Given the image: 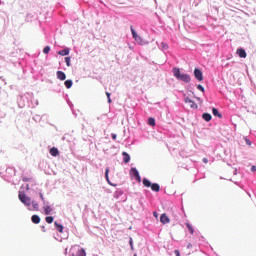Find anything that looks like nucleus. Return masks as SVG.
Here are the masks:
<instances>
[{"label": "nucleus", "instance_id": "f257e3e1", "mask_svg": "<svg viewBox=\"0 0 256 256\" xmlns=\"http://www.w3.org/2000/svg\"><path fill=\"white\" fill-rule=\"evenodd\" d=\"M172 73L178 81H183L184 83H191V76L189 74L181 73V69L173 68Z\"/></svg>", "mask_w": 256, "mask_h": 256}, {"label": "nucleus", "instance_id": "f03ea898", "mask_svg": "<svg viewBox=\"0 0 256 256\" xmlns=\"http://www.w3.org/2000/svg\"><path fill=\"white\" fill-rule=\"evenodd\" d=\"M19 200L21 201V203H23V205H25V207H31V197L27 196V194H25V192H19L18 195Z\"/></svg>", "mask_w": 256, "mask_h": 256}, {"label": "nucleus", "instance_id": "7ed1b4c3", "mask_svg": "<svg viewBox=\"0 0 256 256\" xmlns=\"http://www.w3.org/2000/svg\"><path fill=\"white\" fill-rule=\"evenodd\" d=\"M130 175H131V177H134V179H136V181H138V183H141V175L139 174V170H137V168L132 167L130 169Z\"/></svg>", "mask_w": 256, "mask_h": 256}, {"label": "nucleus", "instance_id": "20e7f679", "mask_svg": "<svg viewBox=\"0 0 256 256\" xmlns=\"http://www.w3.org/2000/svg\"><path fill=\"white\" fill-rule=\"evenodd\" d=\"M194 77L197 79V81H202L203 80V72L199 68L194 69Z\"/></svg>", "mask_w": 256, "mask_h": 256}, {"label": "nucleus", "instance_id": "39448f33", "mask_svg": "<svg viewBox=\"0 0 256 256\" xmlns=\"http://www.w3.org/2000/svg\"><path fill=\"white\" fill-rule=\"evenodd\" d=\"M236 54L238 55V57H240V59H245L247 57V51H245V49L241 47L237 49Z\"/></svg>", "mask_w": 256, "mask_h": 256}, {"label": "nucleus", "instance_id": "423d86ee", "mask_svg": "<svg viewBox=\"0 0 256 256\" xmlns=\"http://www.w3.org/2000/svg\"><path fill=\"white\" fill-rule=\"evenodd\" d=\"M56 77L57 79H59V81H65V79H67V74H65V72L58 70L56 72Z\"/></svg>", "mask_w": 256, "mask_h": 256}, {"label": "nucleus", "instance_id": "0eeeda50", "mask_svg": "<svg viewBox=\"0 0 256 256\" xmlns=\"http://www.w3.org/2000/svg\"><path fill=\"white\" fill-rule=\"evenodd\" d=\"M184 103H188L190 105L191 109H197L198 108L195 101L191 100V98H189V97L184 98Z\"/></svg>", "mask_w": 256, "mask_h": 256}, {"label": "nucleus", "instance_id": "6e6552de", "mask_svg": "<svg viewBox=\"0 0 256 256\" xmlns=\"http://www.w3.org/2000/svg\"><path fill=\"white\" fill-rule=\"evenodd\" d=\"M170 219L169 216H167V214H161L160 216V222L163 223V225H167V223H170Z\"/></svg>", "mask_w": 256, "mask_h": 256}, {"label": "nucleus", "instance_id": "1a4fd4ad", "mask_svg": "<svg viewBox=\"0 0 256 256\" xmlns=\"http://www.w3.org/2000/svg\"><path fill=\"white\" fill-rule=\"evenodd\" d=\"M31 221L35 225H39V223H41V217H39V215H32Z\"/></svg>", "mask_w": 256, "mask_h": 256}, {"label": "nucleus", "instance_id": "9d476101", "mask_svg": "<svg viewBox=\"0 0 256 256\" xmlns=\"http://www.w3.org/2000/svg\"><path fill=\"white\" fill-rule=\"evenodd\" d=\"M71 49L69 48H64L63 50H60L58 52V55H61L62 57H67V55H69Z\"/></svg>", "mask_w": 256, "mask_h": 256}, {"label": "nucleus", "instance_id": "9b49d317", "mask_svg": "<svg viewBox=\"0 0 256 256\" xmlns=\"http://www.w3.org/2000/svg\"><path fill=\"white\" fill-rule=\"evenodd\" d=\"M202 119L204 121H206L207 123H209V121H211V119H213V116H211L210 113L205 112L202 114Z\"/></svg>", "mask_w": 256, "mask_h": 256}, {"label": "nucleus", "instance_id": "f8f14e48", "mask_svg": "<svg viewBox=\"0 0 256 256\" xmlns=\"http://www.w3.org/2000/svg\"><path fill=\"white\" fill-rule=\"evenodd\" d=\"M122 157L124 163H129V161H131V155L127 152H122Z\"/></svg>", "mask_w": 256, "mask_h": 256}, {"label": "nucleus", "instance_id": "ddd939ff", "mask_svg": "<svg viewBox=\"0 0 256 256\" xmlns=\"http://www.w3.org/2000/svg\"><path fill=\"white\" fill-rule=\"evenodd\" d=\"M150 187L155 193H159V191H161V186L158 183H152Z\"/></svg>", "mask_w": 256, "mask_h": 256}, {"label": "nucleus", "instance_id": "4468645a", "mask_svg": "<svg viewBox=\"0 0 256 256\" xmlns=\"http://www.w3.org/2000/svg\"><path fill=\"white\" fill-rule=\"evenodd\" d=\"M105 179H106V181H108L109 185H111L112 187H116L117 186L116 184H113V182H111L109 180V168L105 169Z\"/></svg>", "mask_w": 256, "mask_h": 256}, {"label": "nucleus", "instance_id": "2eb2a0df", "mask_svg": "<svg viewBox=\"0 0 256 256\" xmlns=\"http://www.w3.org/2000/svg\"><path fill=\"white\" fill-rule=\"evenodd\" d=\"M50 155H52V157H57L59 156V149L52 147L49 151Z\"/></svg>", "mask_w": 256, "mask_h": 256}, {"label": "nucleus", "instance_id": "dca6fc26", "mask_svg": "<svg viewBox=\"0 0 256 256\" xmlns=\"http://www.w3.org/2000/svg\"><path fill=\"white\" fill-rule=\"evenodd\" d=\"M72 256H87V253L85 252V249L78 248L76 255L72 254Z\"/></svg>", "mask_w": 256, "mask_h": 256}, {"label": "nucleus", "instance_id": "f3484780", "mask_svg": "<svg viewBox=\"0 0 256 256\" xmlns=\"http://www.w3.org/2000/svg\"><path fill=\"white\" fill-rule=\"evenodd\" d=\"M159 49H161L162 51H167V49H169V45L165 42H161L160 44H158Z\"/></svg>", "mask_w": 256, "mask_h": 256}, {"label": "nucleus", "instance_id": "a211bd4d", "mask_svg": "<svg viewBox=\"0 0 256 256\" xmlns=\"http://www.w3.org/2000/svg\"><path fill=\"white\" fill-rule=\"evenodd\" d=\"M212 114L214 115V117H218L219 119L223 117V115L219 113V109L217 108H212Z\"/></svg>", "mask_w": 256, "mask_h": 256}, {"label": "nucleus", "instance_id": "6ab92c4d", "mask_svg": "<svg viewBox=\"0 0 256 256\" xmlns=\"http://www.w3.org/2000/svg\"><path fill=\"white\" fill-rule=\"evenodd\" d=\"M64 85L66 87V89H71V87H73V80L68 79L64 82Z\"/></svg>", "mask_w": 256, "mask_h": 256}, {"label": "nucleus", "instance_id": "aec40b11", "mask_svg": "<svg viewBox=\"0 0 256 256\" xmlns=\"http://www.w3.org/2000/svg\"><path fill=\"white\" fill-rule=\"evenodd\" d=\"M142 183L144 187H151V185H153V183H151L147 178H143Z\"/></svg>", "mask_w": 256, "mask_h": 256}, {"label": "nucleus", "instance_id": "412c9836", "mask_svg": "<svg viewBox=\"0 0 256 256\" xmlns=\"http://www.w3.org/2000/svg\"><path fill=\"white\" fill-rule=\"evenodd\" d=\"M45 215H49L51 211H53V208L51 206H43Z\"/></svg>", "mask_w": 256, "mask_h": 256}, {"label": "nucleus", "instance_id": "4be33fe9", "mask_svg": "<svg viewBox=\"0 0 256 256\" xmlns=\"http://www.w3.org/2000/svg\"><path fill=\"white\" fill-rule=\"evenodd\" d=\"M54 225H55L57 231H59V233H63L64 227L61 224H59L58 222H54Z\"/></svg>", "mask_w": 256, "mask_h": 256}, {"label": "nucleus", "instance_id": "5701e85b", "mask_svg": "<svg viewBox=\"0 0 256 256\" xmlns=\"http://www.w3.org/2000/svg\"><path fill=\"white\" fill-rule=\"evenodd\" d=\"M148 125H150V127H155L156 125L155 118L153 117L148 118Z\"/></svg>", "mask_w": 256, "mask_h": 256}, {"label": "nucleus", "instance_id": "b1692460", "mask_svg": "<svg viewBox=\"0 0 256 256\" xmlns=\"http://www.w3.org/2000/svg\"><path fill=\"white\" fill-rule=\"evenodd\" d=\"M121 195H123V190H116L114 192L115 199H119L121 197Z\"/></svg>", "mask_w": 256, "mask_h": 256}, {"label": "nucleus", "instance_id": "393cba45", "mask_svg": "<svg viewBox=\"0 0 256 256\" xmlns=\"http://www.w3.org/2000/svg\"><path fill=\"white\" fill-rule=\"evenodd\" d=\"M186 227L191 235H193V233H195V230L193 229V226L191 224L186 223Z\"/></svg>", "mask_w": 256, "mask_h": 256}, {"label": "nucleus", "instance_id": "a878e982", "mask_svg": "<svg viewBox=\"0 0 256 256\" xmlns=\"http://www.w3.org/2000/svg\"><path fill=\"white\" fill-rule=\"evenodd\" d=\"M6 173L13 177V175H15V168H7Z\"/></svg>", "mask_w": 256, "mask_h": 256}, {"label": "nucleus", "instance_id": "bb28decb", "mask_svg": "<svg viewBox=\"0 0 256 256\" xmlns=\"http://www.w3.org/2000/svg\"><path fill=\"white\" fill-rule=\"evenodd\" d=\"M31 205L33 206V209H35L36 211L39 209V203H37V201L31 200Z\"/></svg>", "mask_w": 256, "mask_h": 256}, {"label": "nucleus", "instance_id": "cd10ccee", "mask_svg": "<svg viewBox=\"0 0 256 256\" xmlns=\"http://www.w3.org/2000/svg\"><path fill=\"white\" fill-rule=\"evenodd\" d=\"M64 60H65L67 67H71V57H69V56L65 57Z\"/></svg>", "mask_w": 256, "mask_h": 256}, {"label": "nucleus", "instance_id": "c85d7f7f", "mask_svg": "<svg viewBox=\"0 0 256 256\" xmlns=\"http://www.w3.org/2000/svg\"><path fill=\"white\" fill-rule=\"evenodd\" d=\"M131 33H132L133 39H137L139 34H137V31H135V29H133V27H131Z\"/></svg>", "mask_w": 256, "mask_h": 256}, {"label": "nucleus", "instance_id": "c756f323", "mask_svg": "<svg viewBox=\"0 0 256 256\" xmlns=\"http://www.w3.org/2000/svg\"><path fill=\"white\" fill-rule=\"evenodd\" d=\"M53 220H54L53 216H47V217L45 218V221H46V223H48V224L53 223Z\"/></svg>", "mask_w": 256, "mask_h": 256}, {"label": "nucleus", "instance_id": "7c9ffc66", "mask_svg": "<svg viewBox=\"0 0 256 256\" xmlns=\"http://www.w3.org/2000/svg\"><path fill=\"white\" fill-rule=\"evenodd\" d=\"M49 51H51V47L50 46H45L44 49H43L44 55H48Z\"/></svg>", "mask_w": 256, "mask_h": 256}, {"label": "nucleus", "instance_id": "2f4dec72", "mask_svg": "<svg viewBox=\"0 0 256 256\" xmlns=\"http://www.w3.org/2000/svg\"><path fill=\"white\" fill-rule=\"evenodd\" d=\"M41 119H42V117H41L40 115H37V114L33 117V120H34L36 123H39V121H41Z\"/></svg>", "mask_w": 256, "mask_h": 256}, {"label": "nucleus", "instance_id": "473e14b6", "mask_svg": "<svg viewBox=\"0 0 256 256\" xmlns=\"http://www.w3.org/2000/svg\"><path fill=\"white\" fill-rule=\"evenodd\" d=\"M197 89H198V91L205 93V87H203V85H201V84L197 85Z\"/></svg>", "mask_w": 256, "mask_h": 256}, {"label": "nucleus", "instance_id": "72a5a7b5", "mask_svg": "<svg viewBox=\"0 0 256 256\" xmlns=\"http://www.w3.org/2000/svg\"><path fill=\"white\" fill-rule=\"evenodd\" d=\"M129 245H130V249H131V251H134V246H133V238H131L130 237V239H129Z\"/></svg>", "mask_w": 256, "mask_h": 256}, {"label": "nucleus", "instance_id": "f704fd0d", "mask_svg": "<svg viewBox=\"0 0 256 256\" xmlns=\"http://www.w3.org/2000/svg\"><path fill=\"white\" fill-rule=\"evenodd\" d=\"M106 97L108 99V103H111L112 102V100H111V93L106 92Z\"/></svg>", "mask_w": 256, "mask_h": 256}, {"label": "nucleus", "instance_id": "c9c22d12", "mask_svg": "<svg viewBox=\"0 0 256 256\" xmlns=\"http://www.w3.org/2000/svg\"><path fill=\"white\" fill-rule=\"evenodd\" d=\"M245 143H246V145H249V146L252 145V142H251V140H249V138H245Z\"/></svg>", "mask_w": 256, "mask_h": 256}, {"label": "nucleus", "instance_id": "e433bc0d", "mask_svg": "<svg viewBox=\"0 0 256 256\" xmlns=\"http://www.w3.org/2000/svg\"><path fill=\"white\" fill-rule=\"evenodd\" d=\"M134 39H135V41H137V43H141V41H142V38L139 35Z\"/></svg>", "mask_w": 256, "mask_h": 256}, {"label": "nucleus", "instance_id": "4c0bfd02", "mask_svg": "<svg viewBox=\"0 0 256 256\" xmlns=\"http://www.w3.org/2000/svg\"><path fill=\"white\" fill-rule=\"evenodd\" d=\"M44 207H50L51 205H49V202H47L46 200L42 201Z\"/></svg>", "mask_w": 256, "mask_h": 256}, {"label": "nucleus", "instance_id": "58836bf2", "mask_svg": "<svg viewBox=\"0 0 256 256\" xmlns=\"http://www.w3.org/2000/svg\"><path fill=\"white\" fill-rule=\"evenodd\" d=\"M39 197H40L42 202L45 201V197H43V193L42 192H39Z\"/></svg>", "mask_w": 256, "mask_h": 256}, {"label": "nucleus", "instance_id": "ea45409f", "mask_svg": "<svg viewBox=\"0 0 256 256\" xmlns=\"http://www.w3.org/2000/svg\"><path fill=\"white\" fill-rule=\"evenodd\" d=\"M174 253L176 256H181V252H179V250H174Z\"/></svg>", "mask_w": 256, "mask_h": 256}, {"label": "nucleus", "instance_id": "a19ab883", "mask_svg": "<svg viewBox=\"0 0 256 256\" xmlns=\"http://www.w3.org/2000/svg\"><path fill=\"white\" fill-rule=\"evenodd\" d=\"M111 137L115 141V139H117V134H111Z\"/></svg>", "mask_w": 256, "mask_h": 256}, {"label": "nucleus", "instance_id": "79ce46f5", "mask_svg": "<svg viewBox=\"0 0 256 256\" xmlns=\"http://www.w3.org/2000/svg\"><path fill=\"white\" fill-rule=\"evenodd\" d=\"M22 181H24V183H27V181H29V178L23 177V178H22Z\"/></svg>", "mask_w": 256, "mask_h": 256}, {"label": "nucleus", "instance_id": "37998d69", "mask_svg": "<svg viewBox=\"0 0 256 256\" xmlns=\"http://www.w3.org/2000/svg\"><path fill=\"white\" fill-rule=\"evenodd\" d=\"M251 171H252V173H255V171H256V166H252V167H251Z\"/></svg>", "mask_w": 256, "mask_h": 256}, {"label": "nucleus", "instance_id": "c03bdc74", "mask_svg": "<svg viewBox=\"0 0 256 256\" xmlns=\"http://www.w3.org/2000/svg\"><path fill=\"white\" fill-rule=\"evenodd\" d=\"M203 163H209V160L207 158L202 159Z\"/></svg>", "mask_w": 256, "mask_h": 256}, {"label": "nucleus", "instance_id": "a18cd8bd", "mask_svg": "<svg viewBox=\"0 0 256 256\" xmlns=\"http://www.w3.org/2000/svg\"><path fill=\"white\" fill-rule=\"evenodd\" d=\"M41 229L43 231V233H45L47 230H45V226H41Z\"/></svg>", "mask_w": 256, "mask_h": 256}, {"label": "nucleus", "instance_id": "49530a36", "mask_svg": "<svg viewBox=\"0 0 256 256\" xmlns=\"http://www.w3.org/2000/svg\"><path fill=\"white\" fill-rule=\"evenodd\" d=\"M192 245L188 244L187 249H191Z\"/></svg>", "mask_w": 256, "mask_h": 256}, {"label": "nucleus", "instance_id": "de8ad7c7", "mask_svg": "<svg viewBox=\"0 0 256 256\" xmlns=\"http://www.w3.org/2000/svg\"><path fill=\"white\" fill-rule=\"evenodd\" d=\"M154 217H157V212H154Z\"/></svg>", "mask_w": 256, "mask_h": 256}, {"label": "nucleus", "instance_id": "09e8293b", "mask_svg": "<svg viewBox=\"0 0 256 256\" xmlns=\"http://www.w3.org/2000/svg\"><path fill=\"white\" fill-rule=\"evenodd\" d=\"M197 100H198V101H200V100H201V98H197Z\"/></svg>", "mask_w": 256, "mask_h": 256}, {"label": "nucleus", "instance_id": "8fccbe9b", "mask_svg": "<svg viewBox=\"0 0 256 256\" xmlns=\"http://www.w3.org/2000/svg\"><path fill=\"white\" fill-rule=\"evenodd\" d=\"M133 256H137V254H134Z\"/></svg>", "mask_w": 256, "mask_h": 256}]
</instances>
